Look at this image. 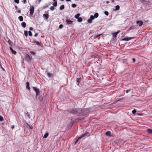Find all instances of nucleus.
Here are the masks:
<instances>
[{"instance_id":"5fc2aeb1","label":"nucleus","mask_w":152,"mask_h":152,"mask_svg":"<svg viewBox=\"0 0 152 152\" xmlns=\"http://www.w3.org/2000/svg\"><path fill=\"white\" fill-rule=\"evenodd\" d=\"M79 140L77 139L75 142V144H76L77 143V142H78Z\"/></svg>"},{"instance_id":"72a5a7b5","label":"nucleus","mask_w":152,"mask_h":152,"mask_svg":"<svg viewBox=\"0 0 152 152\" xmlns=\"http://www.w3.org/2000/svg\"><path fill=\"white\" fill-rule=\"evenodd\" d=\"M136 112V110L134 109L132 111V113L134 115H135Z\"/></svg>"},{"instance_id":"b1692460","label":"nucleus","mask_w":152,"mask_h":152,"mask_svg":"<svg viewBox=\"0 0 152 152\" xmlns=\"http://www.w3.org/2000/svg\"><path fill=\"white\" fill-rule=\"evenodd\" d=\"M80 14L78 13L75 15V18H76L77 19L78 18H79V17L80 16Z\"/></svg>"},{"instance_id":"a211bd4d","label":"nucleus","mask_w":152,"mask_h":152,"mask_svg":"<svg viewBox=\"0 0 152 152\" xmlns=\"http://www.w3.org/2000/svg\"><path fill=\"white\" fill-rule=\"evenodd\" d=\"M27 128H30L31 129H32L33 128V127L32 126H30L28 124H26V125Z\"/></svg>"},{"instance_id":"1a4fd4ad","label":"nucleus","mask_w":152,"mask_h":152,"mask_svg":"<svg viewBox=\"0 0 152 152\" xmlns=\"http://www.w3.org/2000/svg\"><path fill=\"white\" fill-rule=\"evenodd\" d=\"M81 79L80 77L79 78H77L76 81H77V85L78 86L79 85V84L80 82L81 81Z\"/></svg>"},{"instance_id":"e433bc0d","label":"nucleus","mask_w":152,"mask_h":152,"mask_svg":"<svg viewBox=\"0 0 152 152\" xmlns=\"http://www.w3.org/2000/svg\"><path fill=\"white\" fill-rule=\"evenodd\" d=\"M4 120V118L3 117L1 116V115H0V121H2Z\"/></svg>"},{"instance_id":"a19ab883","label":"nucleus","mask_w":152,"mask_h":152,"mask_svg":"<svg viewBox=\"0 0 152 152\" xmlns=\"http://www.w3.org/2000/svg\"><path fill=\"white\" fill-rule=\"evenodd\" d=\"M47 74L49 77H50L51 76L52 74L49 72H48Z\"/></svg>"},{"instance_id":"473e14b6","label":"nucleus","mask_w":152,"mask_h":152,"mask_svg":"<svg viewBox=\"0 0 152 152\" xmlns=\"http://www.w3.org/2000/svg\"><path fill=\"white\" fill-rule=\"evenodd\" d=\"M38 46H41L42 44L41 43L39 42H37L36 43Z\"/></svg>"},{"instance_id":"37998d69","label":"nucleus","mask_w":152,"mask_h":152,"mask_svg":"<svg viewBox=\"0 0 152 152\" xmlns=\"http://www.w3.org/2000/svg\"><path fill=\"white\" fill-rule=\"evenodd\" d=\"M30 53L34 55H35L36 53H35V52L31 51L30 52Z\"/></svg>"},{"instance_id":"864d4df0","label":"nucleus","mask_w":152,"mask_h":152,"mask_svg":"<svg viewBox=\"0 0 152 152\" xmlns=\"http://www.w3.org/2000/svg\"><path fill=\"white\" fill-rule=\"evenodd\" d=\"M38 35V34L37 33H35L34 35V36L35 37H36Z\"/></svg>"},{"instance_id":"e2e57ef3","label":"nucleus","mask_w":152,"mask_h":152,"mask_svg":"<svg viewBox=\"0 0 152 152\" xmlns=\"http://www.w3.org/2000/svg\"><path fill=\"white\" fill-rule=\"evenodd\" d=\"M66 1H71V0H66Z\"/></svg>"},{"instance_id":"5701e85b","label":"nucleus","mask_w":152,"mask_h":152,"mask_svg":"<svg viewBox=\"0 0 152 152\" xmlns=\"http://www.w3.org/2000/svg\"><path fill=\"white\" fill-rule=\"evenodd\" d=\"M77 21L79 22H81L82 21L83 19L81 17H79L77 19Z\"/></svg>"},{"instance_id":"aec40b11","label":"nucleus","mask_w":152,"mask_h":152,"mask_svg":"<svg viewBox=\"0 0 152 152\" xmlns=\"http://www.w3.org/2000/svg\"><path fill=\"white\" fill-rule=\"evenodd\" d=\"M18 18L20 21H22L23 20V17L21 16H19Z\"/></svg>"},{"instance_id":"bb28decb","label":"nucleus","mask_w":152,"mask_h":152,"mask_svg":"<svg viewBox=\"0 0 152 152\" xmlns=\"http://www.w3.org/2000/svg\"><path fill=\"white\" fill-rule=\"evenodd\" d=\"M49 134L48 133H45L43 137V138H46L48 136Z\"/></svg>"},{"instance_id":"9b49d317","label":"nucleus","mask_w":152,"mask_h":152,"mask_svg":"<svg viewBox=\"0 0 152 152\" xmlns=\"http://www.w3.org/2000/svg\"><path fill=\"white\" fill-rule=\"evenodd\" d=\"M120 32L119 31H118L116 32H115L114 33H113V37L114 38H116V37H117V34H118Z\"/></svg>"},{"instance_id":"0e129e2a","label":"nucleus","mask_w":152,"mask_h":152,"mask_svg":"<svg viewBox=\"0 0 152 152\" xmlns=\"http://www.w3.org/2000/svg\"><path fill=\"white\" fill-rule=\"evenodd\" d=\"M48 7V6H47V7H45L44 8H46V7Z\"/></svg>"},{"instance_id":"20e7f679","label":"nucleus","mask_w":152,"mask_h":152,"mask_svg":"<svg viewBox=\"0 0 152 152\" xmlns=\"http://www.w3.org/2000/svg\"><path fill=\"white\" fill-rule=\"evenodd\" d=\"M32 59V56L27 54L26 55L25 58V60L28 62L29 61H30V60Z\"/></svg>"},{"instance_id":"f257e3e1","label":"nucleus","mask_w":152,"mask_h":152,"mask_svg":"<svg viewBox=\"0 0 152 152\" xmlns=\"http://www.w3.org/2000/svg\"><path fill=\"white\" fill-rule=\"evenodd\" d=\"M82 109L80 108H75L71 109L70 112L74 114H76L77 115H82Z\"/></svg>"},{"instance_id":"6e6552de","label":"nucleus","mask_w":152,"mask_h":152,"mask_svg":"<svg viewBox=\"0 0 152 152\" xmlns=\"http://www.w3.org/2000/svg\"><path fill=\"white\" fill-rule=\"evenodd\" d=\"M89 132L86 131L85 133L82 134L81 135L82 137H86L88 136V135L89 134Z\"/></svg>"},{"instance_id":"c756f323","label":"nucleus","mask_w":152,"mask_h":152,"mask_svg":"<svg viewBox=\"0 0 152 152\" xmlns=\"http://www.w3.org/2000/svg\"><path fill=\"white\" fill-rule=\"evenodd\" d=\"M99 16V14L98 13H95L94 15V18H97Z\"/></svg>"},{"instance_id":"a18cd8bd","label":"nucleus","mask_w":152,"mask_h":152,"mask_svg":"<svg viewBox=\"0 0 152 152\" xmlns=\"http://www.w3.org/2000/svg\"><path fill=\"white\" fill-rule=\"evenodd\" d=\"M0 66L1 69H2L4 71H5V69H4V68L2 67V66L0 64Z\"/></svg>"},{"instance_id":"c9c22d12","label":"nucleus","mask_w":152,"mask_h":152,"mask_svg":"<svg viewBox=\"0 0 152 152\" xmlns=\"http://www.w3.org/2000/svg\"><path fill=\"white\" fill-rule=\"evenodd\" d=\"M28 33L29 36H32V33L30 31H28Z\"/></svg>"},{"instance_id":"bf43d9fd","label":"nucleus","mask_w":152,"mask_h":152,"mask_svg":"<svg viewBox=\"0 0 152 152\" xmlns=\"http://www.w3.org/2000/svg\"><path fill=\"white\" fill-rule=\"evenodd\" d=\"M111 1L113 3H114L115 2V1L114 0H111Z\"/></svg>"},{"instance_id":"4d7b16f0","label":"nucleus","mask_w":152,"mask_h":152,"mask_svg":"<svg viewBox=\"0 0 152 152\" xmlns=\"http://www.w3.org/2000/svg\"><path fill=\"white\" fill-rule=\"evenodd\" d=\"M15 127V126L14 125H13L12 126V127H11V128L12 129H14Z\"/></svg>"},{"instance_id":"09e8293b","label":"nucleus","mask_w":152,"mask_h":152,"mask_svg":"<svg viewBox=\"0 0 152 152\" xmlns=\"http://www.w3.org/2000/svg\"><path fill=\"white\" fill-rule=\"evenodd\" d=\"M74 122L73 121H71V124H72V125L74 124Z\"/></svg>"},{"instance_id":"dca6fc26","label":"nucleus","mask_w":152,"mask_h":152,"mask_svg":"<svg viewBox=\"0 0 152 152\" xmlns=\"http://www.w3.org/2000/svg\"><path fill=\"white\" fill-rule=\"evenodd\" d=\"M147 132L150 134H152V129H147Z\"/></svg>"},{"instance_id":"13d9d810","label":"nucleus","mask_w":152,"mask_h":152,"mask_svg":"<svg viewBox=\"0 0 152 152\" xmlns=\"http://www.w3.org/2000/svg\"><path fill=\"white\" fill-rule=\"evenodd\" d=\"M15 8L16 9H18V7H17V6H16V5H15Z\"/></svg>"},{"instance_id":"338daca9","label":"nucleus","mask_w":152,"mask_h":152,"mask_svg":"<svg viewBox=\"0 0 152 152\" xmlns=\"http://www.w3.org/2000/svg\"><path fill=\"white\" fill-rule=\"evenodd\" d=\"M56 0H53V1H55H55H56Z\"/></svg>"},{"instance_id":"774afa93","label":"nucleus","mask_w":152,"mask_h":152,"mask_svg":"<svg viewBox=\"0 0 152 152\" xmlns=\"http://www.w3.org/2000/svg\"><path fill=\"white\" fill-rule=\"evenodd\" d=\"M60 0L62 1H64V0Z\"/></svg>"},{"instance_id":"c85d7f7f","label":"nucleus","mask_w":152,"mask_h":152,"mask_svg":"<svg viewBox=\"0 0 152 152\" xmlns=\"http://www.w3.org/2000/svg\"><path fill=\"white\" fill-rule=\"evenodd\" d=\"M64 5H62L60 6V9L61 10H63L64 9Z\"/></svg>"},{"instance_id":"a878e982","label":"nucleus","mask_w":152,"mask_h":152,"mask_svg":"<svg viewBox=\"0 0 152 152\" xmlns=\"http://www.w3.org/2000/svg\"><path fill=\"white\" fill-rule=\"evenodd\" d=\"M115 7V10H119V9L120 8V6L119 5H117Z\"/></svg>"},{"instance_id":"ea45409f","label":"nucleus","mask_w":152,"mask_h":152,"mask_svg":"<svg viewBox=\"0 0 152 152\" xmlns=\"http://www.w3.org/2000/svg\"><path fill=\"white\" fill-rule=\"evenodd\" d=\"M63 27V25L62 24H60L59 26V29L62 28Z\"/></svg>"},{"instance_id":"6ab92c4d","label":"nucleus","mask_w":152,"mask_h":152,"mask_svg":"<svg viewBox=\"0 0 152 152\" xmlns=\"http://www.w3.org/2000/svg\"><path fill=\"white\" fill-rule=\"evenodd\" d=\"M111 133L110 131L107 132L105 133V135L106 136H110Z\"/></svg>"},{"instance_id":"f8f14e48","label":"nucleus","mask_w":152,"mask_h":152,"mask_svg":"<svg viewBox=\"0 0 152 152\" xmlns=\"http://www.w3.org/2000/svg\"><path fill=\"white\" fill-rule=\"evenodd\" d=\"M66 22L67 24H71L73 23L72 21L68 19L66 20Z\"/></svg>"},{"instance_id":"c03bdc74","label":"nucleus","mask_w":152,"mask_h":152,"mask_svg":"<svg viewBox=\"0 0 152 152\" xmlns=\"http://www.w3.org/2000/svg\"><path fill=\"white\" fill-rule=\"evenodd\" d=\"M36 42H37L34 39V40H33V41L32 42V43L35 44V43H36Z\"/></svg>"},{"instance_id":"412c9836","label":"nucleus","mask_w":152,"mask_h":152,"mask_svg":"<svg viewBox=\"0 0 152 152\" xmlns=\"http://www.w3.org/2000/svg\"><path fill=\"white\" fill-rule=\"evenodd\" d=\"M21 25L23 28H25L26 26V24L25 22H23L21 23Z\"/></svg>"},{"instance_id":"de8ad7c7","label":"nucleus","mask_w":152,"mask_h":152,"mask_svg":"<svg viewBox=\"0 0 152 152\" xmlns=\"http://www.w3.org/2000/svg\"><path fill=\"white\" fill-rule=\"evenodd\" d=\"M22 2L24 4H26V0H23L22 1Z\"/></svg>"},{"instance_id":"f704fd0d","label":"nucleus","mask_w":152,"mask_h":152,"mask_svg":"<svg viewBox=\"0 0 152 152\" xmlns=\"http://www.w3.org/2000/svg\"><path fill=\"white\" fill-rule=\"evenodd\" d=\"M77 6V5L75 4H73L72 5V7L73 8L76 7Z\"/></svg>"},{"instance_id":"8fccbe9b","label":"nucleus","mask_w":152,"mask_h":152,"mask_svg":"<svg viewBox=\"0 0 152 152\" xmlns=\"http://www.w3.org/2000/svg\"><path fill=\"white\" fill-rule=\"evenodd\" d=\"M130 90H126V93H128L129 92H130Z\"/></svg>"},{"instance_id":"052dcab7","label":"nucleus","mask_w":152,"mask_h":152,"mask_svg":"<svg viewBox=\"0 0 152 152\" xmlns=\"http://www.w3.org/2000/svg\"><path fill=\"white\" fill-rule=\"evenodd\" d=\"M106 3L107 4H109V2L108 1H106Z\"/></svg>"},{"instance_id":"49530a36","label":"nucleus","mask_w":152,"mask_h":152,"mask_svg":"<svg viewBox=\"0 0 152 152\" xmlns=\"http://www.w3.org/2000/svg\"><path fill=\"white\" fill-rule=\"evenodd\" d=\"M83 137H82V136L81 135L80 137H79L77 139V140H80Z\"/></svg>"},{"instance_id":"4c0bfd02","label":"nucleus","mask_w":152,"mask_h":152,"mask_svg":"<svg viewBox=\"0 0 152 152\" xmlns=\"http://www.w3.org/2000/svg\"><path fill=\"white\" fill-rule=\"evenodd\" d=\"M50 9L51 10L53 11L54 10V6H51L50 8Z\"/></svg>"},{"instance_id":"f03ea898","label":"nucleus","mask_w":152,"mask_h":152,"mask_svg":"<svg viewBox=\"0 0 152 152\" xmlns=\"http://www.w3.org/2000/svg\"><path fill=\"white\" fill-rule=\"evenodd\" d=\"M82 115H86L88 114L90 112V109L89 108L86 109H82Z\"/></svg>"},{"instance_id":"6e6d98bb","label":"nucleus","mask_w":152,"mask_h":152,"mask_svg":"<svg viewBox=\"0 0 152 152\" xmlns=\"http://www.w3.org/2000/svg\"><path fill=\"white\" fill-rule=\"evenodd\" d=\"M18 13H20L21 12V10H19L18 11Z\"/></svg>"},{"instance_id":"ddd939ff","label":"nucleus","mask_w":152,"mask_h":152,"mask_svg":"<svg viewBox=\"0 0 152 152\" xmlns=\"http://www.w3.org/2000/svg\"><path fill=\"white\" fill-rule=\"evenodd\" d=\"M136 28V27L135 26H134V25L132 26L129 28L128 30L129 31V30H131L132 29H134Z\"/></svg>"},{"instance_id":"69168bd1","label":"nucleus","mask_w":152,"mask_h":152,"mask_svg":"<svg viewBox=\"0 0 152 152\" xmlns=\"http://www.w3.org/2000/svg\"><path fill=\"white\" fill-rule=\"evenodd\" d=\"M28 116L29 118V115H28Z\"/></svg>"},{"instance_id":"9d476101","label":"nucleus","mask_w":152,"mask_h":152,"mask_svg":"<svg viewBox=\"0 0 152 152\" xmlns=\"http://www.w3.org/2000/svg\"><path fill=\"white\" fill-rule=\"evenodd\" d=\"M137 23L138 24L139 26H141L143 24V22L141 20H139L137 22Z\"/></svg>"},{"instance_id":"4be33fe9","label":"nucleus","mask_w":152,"mask_h":152,"mask_svg":"<svg viewBox=\"0 0 152 152\" xmlns=\"http://www.w3.org/2000/svg\"><path fill=\"white\" fill-rule=\"evenodd\" d=\"M84 119V118L79 117L77 119V120H78V121H80Z\"/></svg>"},{"instance_id":"3c124183","label":"nucleus","mask_w":152,"mask_h":152,"mask_svg":"<svg viewBox=\"0 0 152 152\" xmlns=\"http://www.w3.org/2000/svg\"><path fill=\"white\" fill-rule=\"evenodd\" d=\"M132 61H133V62L134 63L135 62V59L134 58H132Z\"/></svg>"},{"instance_id":"7ed1b4c3","label":"nucleus","mask_w":152,"mask_h":152,"mask_svg":"<svg viewBox=\"0 0 152 152\" xmlns=\"http://www.w3.org/2000/svg\"><path fill=\"white\" fill-rule=\"evenodd\" d=\"M32 88L33 90L35 92L36 96L37 97L39 94L40 92L39 90V88L36 87H33Z\"/></svg>"},{"instance_id":"39448f33","label":"nucleus","mask_w":152,"mask_h":152,"mask_svg":"<svg viewBox=\"0 0 152 152\" xmlns=\"http://www.w3.org/2000/svg\"><path fill=\"white\" fill-rule=\"evenodd\" d=\"M94 19V17L93 15H91L90 18L87 20V22L89 23H92V20Z\"/></svg>"},{"instance_id":"f3484780","label":"nucleus","mask_w":152,"mask_h":152,"mask_svg":"<svg viewBox=\"0 0 152 152\" xmlns=\"http://www.w3.org/2000/svg\"><path fill=\"white\" fill-rule=\"evenodd\" d=\"M10 50L12 52V53L15 54L16 53V52L14 50L11 48H10Z\"/></svg>"},{"instance_id":"2eb2a0df","label":"nucleus","mask_w":152,"mask_h":152,"mask_svg":"<svg viewBox=\"0 0 152 152\" xmlns=\"http://www.w3.org/2000/svg\"><path fill=\"white\" fill-rule=\"evenodd\" d=\"M43 16L45 17V19L47 20L49 18V15L48 14H44L43 15Z\"/></svg>"},{"instance_id":"4468645a","label":"nucleus","mask_w":152,"mask_h":152,"mask_svg":"<svg viewBox=\"0 0 152 152\" xmlns=\"http://www.w3.org/2000/svg\"><path fill=\"white\" fill-rule=\"evenodd\" d=\"M26 88L27 89L30 90V88L29 87V83L28 82H26Z\"/></svg>"},{"instance_id":"58836bf2","label":"nucleus","mask_w":152,"mask_h":152,"mask_svg":"<svg viewBox=\"0 0 152 152\" xmlns=\"http://www.w3.org/2000/svg\"><path fill=\"white\" fill-rule=\"evenodd\" d=\"M104 13L107 16H108L109 15V12L107 11H105Z\"/></svg>"},{"instance_id":"79ce46f5","label":"nucleus","mask_w":152,"mask_h":152,"mask_svg":"<svg viewBox=\"0 0 152 152\" xmlns=\"http://www.w3.org/2000/svg\"><path fill=\"white\" fill-rule=\"evenodd\" d=\"M15 3L18 4L19 3V0H14Z\"/></svg>"},{"instance_id":"393cba45","label":"nucleus","mask_w":152,"mask_h":152,"mask_svg":"<svg viewBox=\"0 0 152 152\" xmlns=\"http://www.w3.org/2000/svg\"><path fill=\"white\" fill-rule=\"evenodd\" d=\"M101 35V34L95 35L94 36V39H96V38H97L99 37Z\"/></svg>"},{"instance_id":"cd10ccee","label":"nucleus","mask_w":152,"mask_h":152,"mask_svg":"<svg viewBox=\"0 0 152 152\" xmlns=\"http://www.w3.org/2000/svg\"><path fill=\"white\" fill-rule=\"evenodd\" d=\"M53 5L54 7H56L57 5V1H55L53 4Z\"/></svg>"},{"instance_id":"7c9ffc66","label":"nucleus","mask_w":152,"mask_h":152,"mask_svg":"<svg viewBox=\"0 0 152 152\" xmlns=\"http://www.w3.org/2000/svg\"><path fill=\"white\" fill-rule=\"evenodd\" d=\"M24 34L26 37H27L28 36V31H27L25 30L24 31Z\"/></svg>"},{"instance_id":"2f4dec72","label":"nucleus","mask_w":152,"mask_h":152,"mask_svg":"<svg viewBox=\"0 0 152 152\" xmlns=\"http://www.w3.org/2000/svg\"><path fill=\"white\" fill-rule=\"evenodd\" d=\"M8 42L9 43V44L11 46H12V44H13L12 42L11 41H10V39L8 41Z\"/></svg>"},{"instance_id":"0eeeda50","label":"nucleus","mask_w":152,"mask_h":152,"mask_svg":"<svg viewBox=\"0 0 152 152\" xmlns=\"http://www.w3.org/2000/svg\"><path fill=\"white\" fill-rule=\"evenodd\" d=\"M135 37H126L124 39H122V40L125 41H128L131 39H134Z\"/></svg>"},{"instance_id":"603ef678","label":"nucleus","mask_w":152,"mask_h":152,"mask_svg":"<svg viewBox=\"0 0 152 152\" xmlns=\"http://www.w3.org/2000/svg\"><path fill=\"white\" fill-rule=\"evenodd\" d=\"M29 29L30 30H33V28L32 27H30L29 28Z\"/></svg>"},{"instance_id":"423d86ee","label":"nucleus","mask_w":152,"mask_h":152,"mask_svg":"<svg viewBox=\"0 0 152 152\" xmlns=\"http://www.w3.org/2000/svg\"><path fill=\"white\" fill-rule=\"evenodd\" d=\"M34 8L33 6H32L31 7L30 9V15H32L34 12Z\"/></svg>"},{"instance_id":"680f3d73","label":"nucleus","mask_w":152,"mask_h":152,"mask_svg":"<svg viewBox=\"0 0 152 152\" xmlns=\"http://www.w3.org/2000/svg\"><path fill=\"white\" fill-rule=\"evenodd\" d=\"M41 0H39V3L41 2Z\"/></svg>"}]
</instances>
